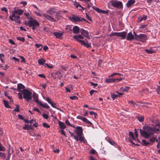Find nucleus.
Instances as JSON below:
<instances>
[{
  "instance_id": "obj_1",
  "label": "nucleus",
  "mask_w": 160,
  "mask_h": 160,
  "mask_svg": "<svg viewBox=\"0 0 160 160\" xmlns=\"http://www.w3.org/2000/svg\"><path fill=\"white\" fill-rule=\"evenodd\" d=\"M160 128V123L156 124L153 127L148 126H143L142 127L143 130L139 129L140 134L145 138H148L154 133H158V132L159 131Z\"/></svg>"
},
{
  "instance_id": "obj_2",
  "label": "nucleus",
  "mask_w": 160,
  "mask_h": 160,
  "mask_svg": "<svg viewBox=\"0 0 160 160\" xmlns=\"http://www.w3.org/2000/svg\"><path fill=\"white\" fill-rule=\"evenodd\" d=\"M23 95V98L27 101H29L32 98V93L27 89H23L22 91Z\"/></svg>"
},
{
  "instance_id": "obj_3",
  "label": "nucleus",
  "mask_w": 160,
  "mask_h": 160,
  "mask_svg": "<svg viewBox=\"0 0 160 160\" xmlns=\"http://www.w3.org/2000/svg\"><path fill=\"white\" fill-rule=\"evenodd\" d=\"M110 5L119 8H122L123 7L122 2L117 0L111 1L109 2L108 3V7L109 8Z\"/></svg>"
},
{
  "instance_id": "obj_4",
  "label": "nucleus",
  "mask_w": 160,
  "mask_h": 160,
  "mask_svg": "<svg viewBox=\"0 0 160 160\" xmlns=\"http://www.w3.org/2000/svg\"><path fill=\"white\" fill-rule=\"evenodd\" d=\"M25 25L29 26V27L32 26H39V24L36 19L29 20L28 22L26 21L24 22Z\"/></svg>"
},
{
  "instance_id": "obj_5",
  "label": "nucleus",
  "mask_w": 160,
  "mask_h": 160,
  "mask_svg": "<svg viewBox=\"0 0 160 160\" xmlns=\"http://www.w3.org/2000/svg\"><path fill=\"white\" fill-rule=\"evenodd\" d=\"M134 39L137 41L144 42H146L148 38L146 34H141L135 36Z\"/></svg>"
},
{
  "instance_id": "obj_6",
  "label": "nucleus",
  "mask_w": 160,
  "mask_h": 160,
  "mask_svg": "<svg viewBox=\"0 0 160 160\" xmlns=\"http://www.w3.org/2000/svg\"><path fill=\"white\" fill-rule=\"evenodd\" d=\"M70 19L73 21L74 22H86L88 23L89 22L85 19L84 18H81V17H79L78 16H75V15H73V16L72 17H70Z\"/></svg>"
},
{
  "instance_id": "obj_7",
  "label": "nucleus",
  "mask_w": 160,
  "mask_h": 160,
  "mask_svg": "<svg viewBox=\"0 0 160 160\" xmlns=\"http://www.w3.org/2000/svg\"><path fill=\"white\" fill-rule=\"evenodd\" d=\"M12 15H10L9 17V19L12 21H16L20 18L19 15H16V13H14L13 11L12 12Z\"/></svg>"
},
{
  "instance_id": "obj_8",
  "label": "nucleus",
  "mask_w": 160,
  "mask_h": 160,
  "mask_svg": "<svg viewBox=\"0 0 160 160\" xmlns=\"http://www.w3.org/2000/svg\"><path fill=\"white\" fill-rule=\"evenodd\" d=\"M51 76L55 80L57 78L60 79L62 77L61 74L59 71H57L55 72L52 73L51 74Z\"/></svg>"
},
{
  "instance_id": "obj_9",
  "label": "nucleus",
  "mask_w": 160,
  "mask_h": 160,
  "mask_svg": "<svg viewBox=\"0 0 160 160\" xmlns=\"http://www.w3.org/2000/svg\"><path fill=\"white\" fill-rule=\"evenodd\" d=\"M127 34V32L124 31L121 32H117L116 36L121 37L122 39H124L126 38Z\"/></svg>"
},
{
  "instance_id": "obj_10",
  "label": "nucleus",
  "mask_w": 160,
  "mask_h": 160,
  "mask_svg": "<svg viewBox=\"0 0 160 160\" xmlns=\"http://www.w3.org/2000/svg\"><path fill=\"white\" fill-rule=\"evenodd\" d=\"M149 141L152 143H154L155 141L160 143V136L159 137L158 139H157V136H153L150 138Z\"/></svg>"
},
{
  "instance_id": "obj_11",
  "label": "nucleus",
  "mask_w": 160,
  "mask_h": 160,
  "mask_svg": "<svg viewBox=\"0 0 160 160\" xmlns=\"http://www.w3.org/2000/svg\"><path fill=\"white\" fill-rule=\"evenodd\" d=\"M74 131L78 136H80V135H82L83 134L82 129L81 127L78 126L76 128Z\"/></svg>"
},
{
  "instance_id": "obj_12",
  "label": "nucleus",
  "mask_w": 160,
  "mask_h": 160,
  "mask_svg": "<svg viewBox=\"0 0 160 160\" xmlns=\"http://www.w3.org/2000/svg\"><path fill=\"white\" fill-rule=\"evenodd\" d=\"M53 34L57 38L60 39H62L63 38L62 35H63V32H53Z\"/></svg>"
},
{
  "instance_id": "obj_13",
  "label": "nucleus",
  "mask_w": 160,
  "mask_h": 160,
  "mask_svg": "<svg viewBox=\"0 0 160 160\" xmlns=\"http://www.w3.org/2000/svg\"><path fill=\"white\" fill-rule=\"evenodd\" d=\"M80 43L82 45L86 47L87 48H89L91 47V43H88L86 39L85 41H79Z\"/></svg>"
},
{
  "instance_id": "obj_14",
  "label": "nucleus",
  "mask_w": 160,
  "mask_h": 160,
  "mask_svg": "<svg viewBox=\"0 0 160 160\" xmlns=\"http://www.w3.org/2000/svg\"><path fill=\"white\" fill-rule=\"evenodd\" d=\"M42 15L48 20L50 21L51 22H54L56 21V19L54 18L47 14L44 13Z\"/></svg>"
},
{
  "instance_id": "obj_15",
  "label": "nucleus",
  "mask_w": 160,
  "mask_h": 160,
  "mask_svg": "<svg viewBox=\"0 0 160 160\" xmlns=\"http://www.w3.org/2000/svg\"><path fill=\"white\" fill-rule=\"evenodd\" d=\"M77 118L78 119L82 120L83 122H86L87 123L92 124V123L90 121L88 120L87 118L85 117H83L82 116H78L77 117Z\"/></svg>"
},
{
  "instance_id": "obj_16",
  "label": "nucleus",
  "mask_w": 160,
  "mask_h": 160,
  "mask_svg": "<svg viewBox=\"0 0 160 160\" xmlns=\"http://www.w3.org/2000/svg\"><path fill=\"white\" fill-rule=\"evenodd\" d=\"M80 32L81 34L83 35L85 38H88L89 33L87 31L85 30L83 28H82L80 30Z\"/></svg>"
},
{
  "instance_id": "obj_17",
  "label": "nucleus",
  "mask_w": 160,
  "mask_h": 160,
  "mask_svg": "<svg viewBox=\"0 0 160 160\" xmlns=\"http://www.w3.org/2000/svg\"><path fill=\"white\" fill-rule=\"evenodd\" d=\"M126 36V39L127 40L131 41L134 39L135 37L131 32H130L128 33Z\"/></svg>"
},
{
  "instance_id": "obj_18",
  "label": "nucleus",
  "mask_w": 160,
  "mask_h": 160,
  "mask_svg": "<svg viewBox=\"0 0 160 160\" xmlns=\"http://www.w3.org/2000/svg\"><path fill=\"white\" fill-rule=\"evenodd\" d=\"M32 98L34 101L36 102L39 104L40 101L38 99V95L35 92H33L32 94Z\"/></svg>"
},
{
  "instance_id": "obj_19",
  "label": "nucleus",
  "mask_w": 160,
  "mask_h": 160,
  "mask_svg": "<svg viewBox=\"0 0 160 160\" xmlns=\"http://www.w3.org/2000/svg\"><path fill=\"white\" fill-rule=\"evenodd\" d=\"M25 86L21 83H19L17 85V90L19 92H21L22 93V91L23 89H25Z\"/></svg>"
},
{
  "instance_id": "obj_20",
  "label": "nucleus",
  "mask_w": 160,
  "mask_h": 160,
  "mask_svg": "<svg viewBox=\"0 0 160 160\" xmlns=\"http://www.w3.org/2000/svg\"><path fill=\"white\" fill-rule=\"evenodd\" d=\"M46 101L49 104L51 105L52 107L55 108H57L56 107V104L54 102H53L48 97L46 98Z\"/></svg>"
},
{
  "instance_id": "obj_21",
  "label": "nucleus",
  "mask_w": 160,
  "mask_h": 160,
  "mask_svg": "<svg viewBox=\"0 0 160 160\" xmlns=\"http://www.w3.org/2000/svg\"><path fill=\"white\" fill-rule=\"evenodd\" d=\"M56 12V10L54 8H51L47 10L46 12L48 14L52 15L55 13Z\"/></svg>"
},
{
  "instance_id": "obj_22",
  "label": "nucleus",
  "mask_w": 160,
  "mask_h": 160,
  "mask_svg": "<svg viewBox=\"0 0 160 160\" xmlns=\"http://www.w3.org/2000/svg\"><path fill=\"white\" fill-rule=\"evenodd\" d=\"M135 0H128L126 3L127 7L129 8L131 6L133 5L135 3Z\"/></svg>"
},
{
  "instance_id": "obj_23",
  "label": "nucleus",
  "mask_w": 160,
  "mask_h": 160,
  "mask_svg": "<svg viewBox=\"0 0 160 160\" xmlns=\"http://www.w3.org/2000/svg\"><path fill=\"white\" fill-rule=\"evenodd\" d=\"M73 38L75 39L77 41L80 42L79 41H82V40H81L80 39H83V37L81 35H74L73 36Z\"/></svg>"
},
{
  "instance_id": "obj_24",
  "label": "nucleus",
  "mask_w": 160,
  "mask_h": 160,
  "mask_svg": "<svg viewBox=\"0 0 160 160\" xmlns=\"http://www.w3.org/2000/svg\"><path fill=\"white\" fill-rule=\"evenodd\" d=\"M73 32L75 34L78 33L80 31L79 28L77 26H74L72 28Z\"/></svg>"
},
{
  "instance_id": "obj_25",
  "label": "nucleus",
  "mask_w": 160,
  "mask_h": 160,
  "mask_svg": "<svg viewBox=\"0 0 160 160\" xmlns=\"http://www.w3.org/2000/svg\"><path fill=\"white\" fill-rule=\"evenodd\" d=\"M14 13L18 14L19 16L22 15L24 12L23 10L18 9L15 10L14 11Z\"/></svg>"
},
{
  "instance_id": "obj_26",
  "label": "nucleus",
  "mask_w": 160,
  "mask_h": 160,
  "mask_svg": "<svg viewBox=\"0 0 160 160\" xmlns=\"http://www.w3.org/2000/svg\"><path fill=\"white\" fill-rule=\"evenodd\" d=\"M38 104H39L43 108H46L48 109L50 108V107L47 103H43L41 102V101H40V102Z\"/></svg>"
},
{
  "instance_id": "obj_27",
  "label": "nucleus",
  "mask_w": 160,
  "mask_h": 160,
  "mask_svg": "<svg viewBox=\"0 0 160 160\" xmlns=\"http://www.w3.org/2000/svg\"><path fill=\"white\" fill-rule=\"evenodd\" d=\"M145 51L148 54L155 53L156 52V51L155 50H153L152 48H151L149 50L146 49L145 50Z\"/></svg>"
},
{
  "instance_id": "obj_28",
  "label": "nucleus",
  "mask_w": 160,
  "mask_h": 160,
  "mask_svg": "<svg viewBox=\"0 0 160 160\" xmlns=\"http://www.w3.org/2000/svg\"><path fill=\"white\" fill-rule=\"evenodd\" d=\"M147 16L146 15H143L142 17H140L138 18V22H141L142 20L145 21L147 19Z\"/></svg>"
},
{
  "instance_id": "obj_29",
  "label": "nucleus",
  "mask_w": 160,
  "mask_h": 160,
  "mask_svg": "<svg viewBox=\"0 0 160 160\" xmlns=\"http://www.w3.org/2000/svg\"><path fill=\"white\" fill-rule=\"evenodd\" d=\"M59 125L60 126V128L62 129H64L66 128V127L65 126L64 123L62 122H59Z\"/></svg>"
},
{
  "instance_id": "obj_30",
  "label": "nucleus",
  "mask_w": 160,
  "mask_h": 160,
  "mask_svg": "<svg viewBox=\"0 0 160 160\" xmlns=\"http://www.w3.org/2000/svg\"><path fill=\"white\" fill-rule=\"evenodd\" d=\"M23 129L25 130H29L32 129V126L31 125H29L28 124H26L24 127L23 128Z\"/></svg>"
},
{
  "instance_id": "obj_31",
  "label": "nucleus",
  "mask_w": 160,
  "mask_h": 160,
  "mask_svg": "<svg viewBox=\"0 0 160 160\" xmlns=\"http://www.w3.org/2000/svg\"><path fill=\"white\" fill-rule=\"evenodd\" d=\"M142 145L144 146H147L148 145L150 144L151 142H147L146 140L145 139H143L142 140Z\"/></svg>"
},
{
  "instance_id": "obj_32",
  "label": "nucleus",
  "mask_w": 160,
  "mask_h": 160,
  "mask_svg": "<svg viewBox=\"0 0 160 160\" xmlns=\"http://www.w3.org/2000/svg\"><path fill=\"white\" fill-rule=\"evenodd\" d=\"M115 82V80L114 78H107L105 80V82L106 83H109Z\"/></svg>"
},
{
  "instance_id": "obj_33",
  "label": "nucleus",
  "mask_w": 160,
  "mask_h": 160,
  "mask_svg": "<svg viewBox=\"0 0 160 160\" xmlns=\"http://www.w3.org/2000/svg\"><path fill=\"white\" fill-rule=\"evenodd\" d=\"M46 61L45 60L42 59H39L38 60V63L40 65H43V64L45 63Z\"/></svg>"
},
{
  "instance_id": "obj_34",
  "label": "nucleus",
  "mask_w": 160,
  "mask_h": 160,
  "mask_svg": "<svg viewBox=\"0 0 160 160\" xmlns=\"http://www.w3.org/2000/svg\"><path fill=\"white\" fill-rule=\"evenodd\" d=\"M3 102L4 103L5 107L7 108H10V107L9 105L8 102L5 100H3Z\"/></svg>"
},
{
  "instance_id": "obj_35",
  "label": "nucleus",
  "mask_w": 160,
  "mask_h": 160,
  "mask_svg": "<svg viewBox=\"0 0 160 160\" xmlns=\"http://www.w3.org/2000/svg\"><path fill=\"white\" fill-rule=\"evenodd\" d=\"M82 135L78 136L79 138V140L81 142L85 143L86 142V140H85L84 138L82 136Z\"/></svg>"
},
{
  "instance_id": "obj_36",
  "label": "nucleus",
  "mask_w": 160,
  "mask_h": 160,
  "mask_svg": "<svg viewBox=\"0 0 160 160\" xmlns=\"http://www.w3.org/2000/svg\"><path fill=\"white\" fill-rule=\"evenodd\" d=\"M130 88V87H122L120 88L121 90L123 91H128Z\"/></svg>"
},
{
  "instance_id": "obj_37",
  "label": "nucleus",
  "mask_w": 160,
  "mask_h": 160,
  "mask_svg": "<svg viewBox=\"0 0 160 160\" xmlns=\"http://www.w3.org/2000/svg\"><path fill=\"white\" fill-rule=\"evenodd\" d=\"M6 150L5 148L0 143V151L4 152Z\"/></svg>"
},
{
  "instance_id": "obj_38",
  "label": "nucleus",
  "mask_w": 160,
  "mask_h": 160,
  "mask_svg": "<svg viewBox=\"0 0 160 160\" xmlns=\"http://www.w3.org/2000/svg\"><path fill=\"white\" fill-rule=\"evenodd\" d=\"M92 8L97 12L99 13H100L101 9H99V8H97L95 6H93Z\"/></svg>"
},
{
  "instance_id": "obj_39",
  "label": "nucleus",
  "mask_w": 160,
  "mask_h": 160,
  "mask_svg": "<svg viewBox=\"0 0 160 160\" xmlns=\"http://www.w3.org/2000/svg\"><path fill=\"white\" fill-rule=\"evenodd\" d=\"M4 95H5V96L8 97V98L10 100H11V101H10L11 102H13V101L12 100V96H8V94L7 92H4Z\"/></svg>"
},
{
  "instance_id": "obj_40",
  "label": "nucleus",
  "mask_w": 160,
  "mask_h": 160,
  "mask_svg": "<svg viewBox=\"0 0 160 160\" xmlns=\"http://www.w3.org/2000/svg\"><path fill=\"white\" fill-rule=\"evenodd\" d=\"M0 157L3 159H5L6 158L5 154L4 153L0 152Z\"/></svg>"
},
{
  "instance_id": "obj_41",
  "label": "nucleus",
  "mask_w": 160,
  "mask_h": 160,
  "mask_svg": "<svg viewBox=\"0 0 160 160\" xmlns=\"http://www.w3.org/2000/svg\"><path fill=\"white\" fill-rule=\"evenodd\" d=\"M17 39L19 41H22V42H24L25 41V39L23 37H17Z\"/></svg>"
},
{
  "instance_id": "obj_42",
  "label": "nucleus",
  "mask_w": 160,
  "mask_h": 160,
  "mask_svg": "<svg viewBox=\"0 0 160 160\" xmlns=\"http://www.w3.org/2000/svg\"><path fill=\"white\" fill-rule=\"evenodd\" d=\"M16 108H15L14 110V111L17 112H19L20 111L19 110V105H16Z\"/></svg>"
},
{
  "instance_id": "obj_43",
  "label": "nucleus",
  "mask_w": 160,
  "mask_h": 160,
  "mask_svg": "<svg viewBox=\"0 0 160 160\" xmlns=\"http://www.w3.org/2000/svg\"><path fill=\"white\" fill-rule=\"evenodd\" d=\"M80 5V3L77 2H75L73 4V5L77 9L78 8L79 6Z\"/></svg>"
},
{
  "instance_id": "obj_44",
  "label": "nucleus",
  "mask_w": 160,
  "mask_h": 160,
  "mask_svg": "<svg viewBox=\"0 0 160 160\" xmlns=\"http://www.w3.org/2000/svg\"><path fill=\"white\" fill-rule=\"evenodd\" d=\"M36 152L38 154H42V150L41 148H39V150H37Z\"/></svg>"
},
{
  "instance_id": "obj_45",
  "label": "nucleus",
  "mask_w": 160,
  "mask_h": 160,
  "mask_svg": "<svg viewBox=\"0 0 160 160\" xmlns=\"http://www.w3.org/2000/svg\"><path fill=\"white\" fill-rule=\"evenodd\" d=\"M144 119L143 117L142 116H141L138 118V120L141 122H142L144 120Z\"/></svg>"
},
{
  "instance_id": "obj_46",
  "label": "nucleus",
  "mask_w": 160,
  "mask_h": 160,
  "mask_svg": "<svg viewBox=\"0 0 160 160\" xmlns=\"http://www.w3.org/2000/svg\"><path fill=\"white\" fill-rule=\"evenodd\" d=\"M8 156L7 158L8 159H9L11 155V153L10 152V148H9L8 150Z\"/></svg>"
},
{
  "instance_id": "obj_47",
  "label": "nucleus",
  "mask_w": 160,
  "mask_h": 160,
  "mask_svg": "<svg viewBox=\"0 0 160 160\" xmlns=\"http://www.w3.org/2000/svg\"><path fill=\"white\" fill-rule=\"evenodd\" d=\"M118 97V95H115L114 94H112L111 95V97L112 98L113 100H114L115 98Z\"/></svg>"
},
{
  "instance_id": "obj_48",
  "label": "nucleus",
  "mask_w": 160,
  "mask_h": 160,
  "mask_svg": "<svg viewBox=\"0 0 160 160\" xmlns=\"http://www.w3.org/2000/svg\"><path fill=\"white\" fill-rule=\"evenodd\" d=\"M129 135H130V136H131L132 138L133 139V140H135V139L134 138V134H133V133L132 132H129Z\"/></svg>"
},
{
  "instance_id": "obj_49",
  "label": "nucleus",
  "mask_w": 160,
  "mask_h": 160,
  "mask_svg": "<svg viewBox=\"0 0 160 160\" xmlns=\"http://www.w3.org/2000/svg\"><path fill=\"white\" fill-rule=\"evenodd\" d=\"M108 10H103L101 9L100 13L107 14L108 13Z\"/></svg>"
},
{
  "instance_id": "obj_50",
  "label": "nucleus",
  "mask_w": 160,
  "mask_h": 160,
  "mask_svg": "<svg viewBox=\"0 0 160 160\" xmlns=\"http://www.w3.org/2000/svg\"><path fill=\"white\" fill-rule=\"evenodd\" d=\"M89 1H87V2H85V3L87 5H88V8L89 9L91 5V2H89Z\"/></svg>"
},
{
  "instance_id": "obj_51",
  "label": "nucleus",
  "mask_w": 160,
  "mask_h": 160,
  "mask_svg": "<svg viewBox=\"0 0 160 160\" xmlns=\"http://www.w3.org/2000/svg\"><path fill=\"white\" fill-rule=\"evenodd\" d=\"M33 111H36L39 114H41V112L38 109V108H35V107L33 109Z\"/></svg>"
},
{
  "instance_id": "obj_52",
  "label": "nucleus",
  "mask_w": 160,
  "mask_h": 160,
  "mask_svg": "<svg viewBox=\"0 0 160 160\" xmlns=\"http://www.w3.org/2000/svg\"><path fill=\"white\" fill-rule=\"evenodd\" d=\"M1 10L2 11H5L6 12H8V10L5 7H3L1 8Z\"/></svg>"
},
{
  "instance_id": "obj_53",
  "label": "nucleus",
  "mask_w": 160,
  "mask_h": 160,
  "mask_svg": "<svg viewBox=\"0 0 160 160\" xmlns=\"http://www.w3.org/2000/svg\"><path fill=\"white\" fill-rule=\"evenodd\" d=\"M86 16L87 19L91 21H92V20L91 18L87 13H86Z\"/></svg>"
},
{
  "instance_id": "obj_54",
  "label": "nucleus",
  "mask_w": 160,
  "mask_h": 160,
  "mask_svg": "<svg viewBox=\"0 0 160 160\" xmlns=\"http://www.w3.org/2000/svg\"><path fill=\"white\" fill-rule=\"evenodd\" d=\"M43 30L46 32H48L49 31L48 28L46 26L44 27Z\"/></svg>"
},
{
  "instance_id": "obj_55",
  "label": "nucleus",
  "mask_w": 160,
  "mask_h": 160,
  "mask_svg": "<svg viewBox=\"0 0 160 160\" xmlns=\"http://www.w3.org/2000/svg\"><path fill=\"white\" fill-rule=\"evenodd\" d=\"M70 98L71 100H77L78 99V98L76 96H70Z\"/></svg>"
},
{
  "instance_id": "obj_56",
  "label": "nucleus",
  "mask_w": 160,
  "mask_h": 160,
  "mask_svg": "<svg viewBox=\"0 0 160 160\" xmlns=\"http://www.w3.org/2000/svg\"><path fill=\"white\" fill-rule=\"evenodd\" d=\"M77 9L79 10H84L86 9L85 8L82 7L80 4L78 8Z\"/></svg>"
},
{
  "instance_id": "obj_57",
  "label": "nucleus",
  "mask_w": 160,
  "mask_h": 160,
  "mask_svg": "<svg viewBox=\"0 0 160 160\" xmlns=\"http://www.w3.org/2000/svg\"><path fill=\"white\" fill-rule=\"evenodd\" d=\"M94 92H97V91L96 90H91L90 92V94L91 96L92 95V94Z\"/></svg>"
},
{
  "instance_id": "obj_58",
  "label": "nucleus",
  "mask_w": 160,
  "mask_h": 160,
  "mask_svg": "<svg viewBox=\"0 0 160 160\" xmlns=\"http://www.w3.org/2000/svg\"><path fill=\"white\" fill-rule=\"evenodd\" d=\"M43 66L45 67H48L49 68H53L52 66H49L48 63H44Z\"/></svg>"
},
{
  "instance_id": "obj_59",
  "label": "nucleus",
  "mask_w": 160,
  "mask_h": 160,
  "mask_svg": "<svg viewBox=\"0 0 160 160\" xmlns=\"http://www.w3.org/2000/svg\"><path fill=\"white\" fill-rule=\"evenodd\" d=\"M42 116L43 117L45 118V119H47L48 118V116L47 114H44V113H43L42 114Z\"/></svg>"
},
{
  "instance_id": "obj_60",
  "label": "nucleus",
  "mask_w": 160,
  "mask_h": 160,
  "mask_svg": "<svg viewBox=\"0 0 160 160\" xmlns=\"http://www.w3.org/2000/svg\"><path fill=\"white\" fill-rule=\"evenodd\" d=\"M43 126L44 127L47 128H48L50 127V126L46 123H43Z\"/></svg>"
},
{
  "instance_id": "obj_61",
  "label": "nucleus",
  "mask_w": 160,
  "mask_h": 160,
  "mask_svg": "<svg viewBox=\"0 0 160 160\" xmlns=\"http://www.w3.org/2000/svg\"><path fill=\"white\" fill-rule=\"evenodd\" d=\"M65 123L67 124L69 126H70L71 127H72V125H71L69 121L68 120H66L65 121Z\"/></svg>"
},
{
  "instance_id": "obj_62",
  "label": "nucleus",
  "mask_w": 160,
  "mask_h": 160,
  "mask_svg": "<svg viewBox=\"0 0 160 160\" xmlns=\"http://www.w3.org/2000/svg\"><path fill=\"white\" fill-rule=\"evenodd\" d=\"M22 93H18V98L20 99H22Z\"/></svg>"
},
{
  "instance_id": "obj_63",
  "label": "nucleus",
  "mask_w": 160,
  "mask_h": 160,
  "mask_svg": "<svg viewBox=\"0 0 160 160\" xmlns=\"http://www.w3.org/2000/svg\"><path fill=\"white\" fill-rule=\"evenodd\" d=\"M9 42L12 44L15 45V44L14 41L12 40L11 39H10L9 40Z\"/></svg>"
},
{
  "instance_id": "obj_64",
  "label": "nucleus",
  "mask_w": 160,
  "mask_h": 160,
  "mask_svg": "<svg viewBox=\"0 0 160 160\" xmlns=\"http://www.w3.org/2000/svg\"><path fill=\"white\" fill-rule=\"evenodd\" d=\"M18 118L21 120H24V118L23 116L21 115H18Z\"/></svg>"
}]
</instances>
